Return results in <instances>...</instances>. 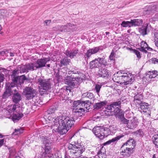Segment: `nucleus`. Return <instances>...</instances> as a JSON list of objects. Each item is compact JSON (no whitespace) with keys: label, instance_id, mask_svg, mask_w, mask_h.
Masks as SVG:
<instances>
[{"label":"nucleus","instance_id":"obj_1","mask_svg":"<svg viewBox=\"0 0 158 158\" xmlns=\"http://www.w3.org/2000/svg\"><path fill=\"white\" fill-rule=\"evenodd\" d=\"M75 121L73 118L69 116H59L51 122V127L55 132L60 134H66L74 125Z\"/></svg>","mask_w":158,"mask_h":158},{"label":"nucleus","instance_id":"obj_2","mask_svg":"<svg viewBox=\"0 0 158 158\" xmlns=\"http://www.w3.org/2000/svg\"><path fill=\"white\" fill-rule=\"evenodd\" d=\"M121 103L120 101L114 102L112 104L108 105L107 106L105 114L107 116L115 115L120 119L121 124L126 125L127 127L129 120L124 117V112L120 109Z\"/></svg>","mask_w":158,"mask_h":158},{"label":"nucleus","instance_id":"obj_3","mask_svg":"<svg viewBox=\"0 0 158 158\" xmlns=\"http://www.w3.org/2000/svg\"><path fill=\"white\" fill-rule=\"evenodd\" d=\"M68 148L71 154L78 156L81 154L85 150L84 146L79 142H73L69 144Z\"/></svg>","mask_w":158,"mask_h":158},{"label":"nucleus","instance_id":"obj_4","mask_svg":"<svg viewBox=\"0 0 158 158\" xmlns=\"http://www.w3.org/2000/svg\"><path fill=\"white\" fill-rule=\"evenodd\" d=\"M99 64L106 66L107 65V63L104 58L98 57L89 62V67L91 69L98 68L99 67Z\"/></svg>","mask_w":158,"mask_h":158},{"label":"nucleus","instance_id":"obj_5","mask_svg":"<svg viewBox=\"0 0 158 158\" xmlns=\"http://www.w3.org/2000/svg\"><path fill=\"white\" fill-rule=\"evenodd\" d=\"M38 80L40 85L39 86L40 92H45L51 88V83L49 80H43L41 78H39Z\"/></svg>","mask_w":158,"mask_h":158},{"label":"nucleus","instance_id":"obj_6","mask_svg":"<svg viewBox=\"0 0 158 158\" xmlns=\"http://www.w3.org/2000/svg\"><path fill=\"white\" fill-rule=\"evenodd\" d=\"M6 91L3 95V97L5 98H7L10 96L11 93L16 92L17 87L16 85L12 82L11 83L6 84Z\"/></svg>","mask_w":158,"mask_h":158},{"label":"nucleus","instance_id":"obj_7","mask_svg":"<svg viewBox=\"0 0 158 158\" xmlns=\"http://www.w3.org/2000/svg\"><path fill=\"white\" fill-rule=\"evenodd\" d=\"M23 93L26 98L28 99H31L34 97L37 94L36 90L31 87H26L23 91Z\"/></svg>","mask_w":158,"mask_h":158},{"label":"nucleus","instance_id":"obj_8","mask_svg":"<svg viewBox=\"0 0 158 158\" xmlns=\"http://www.w3.org/2000/svg\"><path fill=\"white\" fill-rule=\"evenodd\" d=\"M132 76V75L128 72L124 73L123 75H122V84L124 83L125 85L131 84L134 80V78Z\"/></svg>","mask_w":158,"mask_h":158},{"label":"nucleus","instance_id":"obj_9","mask_svg":"<svg viewBox=\"0 0 158 158\" xmlns=\"http://www.w3.org/2000/svg\"><path fill=\"white\" fill-rule=\"evenodd\" d=\"M35 62L30 63L23 65L20 68V72L24 73L28 72L29 70H33L36 69V67Z\"/></svg>","mask_w":158,"mask_h":158},{"label":"nucleus","instance_id":"obj_10","mask_svg":"<svg viewBox=\"0 0 158 158\" xmlns=\"http://www.w3.org/2000/svg\"><path fill=\"white\" fill-rule=\"evenodd\" d=\"M82 101L80 100L74 101L73 106L74 108L73 112L75 113L81 112L84 111V108L82 107Z\"/></svg>","mask_w":158,"mask_h":158},{"label":"nucleus","instance_id":"obj_11","mask_svg":"<svg viewBox=\"0 0 158 158\" xmlns=\"http://www.w3.org/2000/svg\"><path fill=\"white\" fill-rule=\"evenodd\" d=\"M49 58L44 57L43 58L38 59L37 61L35 62L36 69L40 68L45 66L46 63L50 60Z\"/></svg>","mask_w":158,"mask_h":158},{"label":"nucleus","instance_id":"obj_12","mask_svg":"<svg viewBox=\"0 0 158 158\" xmlns=\"http://www.w3.org/2000/svg\"><path fill=\"white\" fill-rule=\"evenodd\" d=\"M43 143L45 145V152L46 153H49L51 149L52 141L48 137H43Z\"/></svg>","mask_w":158,"mask_h":158},{"label":"nucleus","instance_id":"obj_13","mask_svg":"<svg viewBox=\"0 0 158 158\" xmlns=\"http://www.w3.org/2000/svg\"><path fill=\"white\" fill-rule=\"evenodd\" d=\"M133 152V148L126 147L124 150H122L121 154L123 156V158H131V155Z\"/></svg>","mask_w":158,"mask_h":158},{"label":"nucleus","instance_id":"obj_14","mask_svg":"<svg viewBox=\"0 0 158 158\" xmlns=\"http://www.w3.org/2000/svg\"><path fill=\"white\" fill-rule=\"evenodd\" d=\"M103 130H102V127H94L93 131L95 135L98 138L100 139H102L104 138V136L102 133Z\"/></svg>","mask_w":158,"mask_h":158},{"label":"nucleus","instance_id":"obj_15","mask_svg":"<svg viewBox=\"0 0 158 158\" xmlns=\"http://www.w3.org/2000/svg\"><path fill=\"white\" fill-rule=\"evenodd\" d=\"M138 119L136 118H134L129 120L128 124L127 127L129 129H133L135 128L138 124Z\"/></svg>","mask_w":158,"mask_h":158},{"label":"nucleus","instance_id":"obj_16","mask_svg":"<svg viewBox=\"0 0 158 158\" xmlns=\"http://www.w3.org/2000/svg\"><path fill=\"white\" fill-rule=\"evenodd\" d=\"M100 49V47H94L90 48L87 50L85 53V55L88 57H89L93 54H95L98 52Z\"/></svg>","mask_w":158,"mask_h":158},{"label":"nucleus","instance_id":"obj_17","mask_svg":"<svg viewBox=\"0 0 158 158\" xmlns=\"http://www.w3.org/2000/svg\"><path fill=\"white\" fill-rule=\"evenodd\" d=\"M140 45L141 47L139 49L141 51L146 52L147 50L152 51L153 50L152 48L148 46L146 42L144 41L141 42Z\"/></svg>","mask_w":158,"mask_h":158},{"label":"nucleus","instance_id":"obj_18","mask_svg":"<svg viewBox=\"0 0 158 158\" xmlns=\"http://www.w3.org/2000/svg\"><path fill=\"white\" fill-rule=\"evenodd\" d=\"M98 73L100 77L104 78L108 77L110 75L108 70L106 69H99Z\"/></svg>","mask_w":158,"mask_h":158},{"label":"nucleus","instance_id":"obj_19","mask_svg":"<svg viewBox=\"0 0 158 158\" xmlns=\"http://www.w3.org/2000/svg\"><path fill=\"white\" fill-rule=\"evenodd\" d=\"M78 50H73L71 51H69L67 50L66 51L65 54L66 56L72 58L74 56H76L78 53Z\"/></svg>","mask_w":158,"mask_h":158},{"label":"nucleus","instance_id":"obj_20","mask_svg":"<svg viewBox=\"0 0 158 158\" xmlns=\"http://www.w3.org/2000/svg\"><path fill=\"white\" fill-rule=\"evenodd\" d=\"M21 99V95L19 93L14 94L12 97L13 101L16 103H18L20 101Z\"/></svg>","mask_w":158,"mask_h":158},{"label":"nucleus","instance_id":"obj_21","mask_svg":"<svg viewBox=\"0 0 158 158\" xmlns=\"http://www.w3.org/2000/svg\"><path fill=\"white\" fill-rule=\"evenodd\" d=\"M117 73L116 74H115L114 76L113 77V79L114 81L118 83H119L120 84H122L123 83L122 80V75L121 76H118L117 74Z\"/></svg>","mask_w":158,"mask_h":158},{"label":"nucleus","instance_id":"obj_22","mask_svg":"<svg viewBox=\"0 0 158 158\" xmlns=\"http://www.w3.org/2000/svg\"><path fill=\"white\" fill-rule=\"evenodd\" d=\"M143 21L141 19H131L132 27L139 26L142 23Z\"/></svg>","mask_w":158,"mask_h":158},{"label":"nucleus","instance_id":"obj_23","mask_svg":"<svg viewBox=\"0 0 158 158\" xmlns=\"http://www.w3.org/2000/svg\"><path fill=\"white\" fill-rule=\"evenodd\" d=\"M158 75V72L156 71H148L147 74V76L150 78H154Z\"/></svg>","mask_w":158,"mask_h":158},{"label":"nucleus","instance_id":"obj_24","mask_svg":"<svg viewBox=\"0 0 158 158\" xmlns=\"http://www.w3.org/2000/svg\"><path fill=\"white\" fill-rule=\"evenodd\" d=\"M157 7H158V3L152 4L148 7L147 11H149L152 13H154L156 10Z\"/></svg>","mask_w":158,"mask_h":158},{"label":"nucleus","instance_id":"obj_25","mask_svg":"<svg viewBox=\"0 0 158 158\" xmlns=\"http://www.w3.org/2000/svg\"><path fill=\"white\" fill-rule=\"evenodd\" d=\"M17 106H18V105H15L8 106L6 108V110L9 113H11L14 112L15 111Z\"/></svg>","mask_w":158,"mask_h":158},{"label":"nucleus","instance_id":"obj_26","mask_svg":"<svg viewBox=\"0 0 158 158\" xmlns=\"http://www.w3.org/2000/svg\"><path fill=\"white\" fill-rule=\"evenodd\" d=\"M106 101L101 102H100L96 103L94 105V107L96 109H99L101 108L102 107L105 106L106 105Z\"/></svg>","mask_w":158,"mask_h":158},{"label":"nucleus","instance_id":"obj_27","mask_svg":"<svg viewBox=\"0 0 158 158\" xmlns=\"http://www.w3.org/2000/svg\"><path fill=\"white\" fill-rule=\"evenodd\" d=\"M148 104L145 102L142 103V105L140 106V108L144 112L147 113L149 111Z\"/></svg>","mask_w":158,"mask_h":158},{"label":"nucleus","instance_id":"obj_28","mask_svg":"<svg viewBox=\"0 0 158 158\" xmlns=\"http://www.w3.org/2000/svg\"><path fill=\"white\" fill-rule=\"evenodd\" d=\"M121 138V137L118 136H117L114 138H113L112 139L104 143L103 145H109L110 144H111L112 143L116 141H118V140L120 138Z\"/></svg>","mask_w":158,"mask_h":158},{"label":"nucleus","instance_id":"obj_29","mask_svg":"<svg viewBox=\"0 0 158 158\" xmlns=\"http://www.w3.org/2000/svg\"><path fill=\"white\" fill-rule=\"evenodd\" d=\"M25 80L27 81H30V80L28 78H26L25 76L24 75L21 76L19 77H17V81H19V84L20 85L21 84L23 83Z\"/></svg>","mask_w":158,"mask_h":158},{"label":"nucleus","instance_id":"obj_30","mask_svg":"<svg viewBox=\"0 0 158 158\" xmlns=\"http://www.w3.org/2000/svg\"><path fill=\"white\" fill-rule=\"evenodd\" d=\"M127 145L130 146L132 145L134 147L135 146V142L134 141V140L132 139H131L130 140H127L126 143L122 145V148L124 147L125 145H126V146H127Z\"/></svg>","mask_w":158,"mask_h":158},{"label":"nucleus","instance_id":"obj_31","mask_svg":"<svg viewBox=\"0 0 158 158\" xmlns=\"http://www.w3.org/2000/svg\"><path fill=\"white\" fill-rule=\"evenodd\" d=\"M102 130H103L102 133L104 138L106 136L107 137L110 133V130L107 128H103L102 127Z\"/></svg>","mask_w":158,"mask_h":158},{"label":"nucleus","instance_id":"obj_32","mask_svg":"<svg viewBox=\"0 0 158 158\" xmlns=\"http://www.w3.org/2000/svg\"><path fill=\"white\" fill-rule=\"evenodd\" d=\"M70 62V60L67 59L66 58H64L62 59L60 61V64L61 65L65 66L69 64Z\"/></svg>","mask_w":158,"mask_h":158},{"label":"nucleus","instance_id":"obj_33","mask_svg":"<svg viewBox=\"0 0 158 158\" xmlns=\"http://www.w3.org/2000/svg\"><path fill=\"white\" fill-rule=\"evenodd\" d=\"M147 26H143L139 29V31L142 35H145L147 34Z\"/></svg>","mask_w":158,"mask_h":158},{"label":"nucleus","instance_id":"obj_34","mask_svg":"<svg viewBox=\"0 0 158 158\" xmlns=\"http://www.w3.org/2000/svg\"><path fill=\"white\" fill-rule=\"evenodd\" d=\"M83 98H87L89 99H92L94 98L93 94L90 92H87L84 93L82 95Z\"/></svg>","mask_w":158,"mask_h":158},{"label":"nucleus","instance_id":"obj_35","mask_svg":"<svg viewBox=\"0 0 158 158\" xmlns=\"http://www.w3.org/2000/svg\"><path fill=\"white\" fill-rule=\"evenodd\" d=\"M131 23V20L130 21H123L122 22V23L121 24V26L123 27H132Z\"/></svg>","mask_w":158,"mask_h":158},{"label":"nucleus","instance_id":"obj_36","mask_svg":"<svg viewBox=\"0 0 158 158\" xmlns=\"http://www.w3.org/2000/svg\"><path fill=\"white\" fill-rule=\"evenodd\" d=\"M23 115L22 114H14L12 117V119L14 121L17 120H18L22 118Z\"/></svg>","mask_w":158,"mask_h":158},{"label":"nucleus","instance_id":"obj_37","mask_svg":"<svg viewBox=\"0 0 158 158\" xmlns=\"http://www.w3.org/2000/svg\"><path fill=\"white\" fill-rule=\"evenodd\" d=\"M152 139L153 143L158 147V135H155L153 137Z\"/></svg>","mask_w":158,"mask_h":158},{"label":"nucleus","instance_id":"obj_38","mask_svg":"<svg viewBox=\"0 0 158 158\" xmlns=\"http://www.w3.org/2000/svg\"><path fill=\"white\" fill-rule=\"evenodd\" d=\"M97 155L99 158H107L106 155L104 153H102V150L99 151L98 152Z\"/></svg>","mask_w":158,"mask_h":158},{"label":"nucleus","instance_id":"obj_39","mask_svg":"<svg viewBox=\"0 0 158 158\" xmlns=\"http://www.w3.org/2000/svg\"><path fill=\"white\" fill-rule=\"evenodd\" d=\"M134 134L136 135V136H143L144 135L143 133L142 130H139L134 132Z\"/></svg>","mask_w":158,"mask_h":158},{"label":"nucleus","instance_id":"obj_40","mask_svg":"<svg viewBox=\"0 0 158 158\" xmlns=\"http://www.w3.org/2000/svg\"><path fill=\"white\" fill-rule=\"evenodd\" d=\"M102 86V85L101 84H97L95 85V90L98 94H99L101 88Z\"/></svg>","mask_w":158,"mask_h":158},{"label":"nucleus","instance_id":"obj_41","mask_svg":"<svg viewBox=\"0 0 158 158\" xmlns=\"http://www.w3.org/2000/svg\"><path fill=\"white\" fill-rule=\"evenodd\" d=\"M23 130L22 129H15V131L13 133L15 135H19L23 132Z\"/></svg>","mask_w":158,"mask_h":158},{"label":"nucleus","instance_id":"obj_42","mask_svg":"<svg viewBox=\"0 0 158 158\" xmlns=\"http://www.w3.org/2000/svg\"><path fill=\"white\" fill-rule=\"evenodd\" d=\"M115 56V54L113 51L111 52L110 55L109 56V59L111 60L114 61V57Z\"/></svg>","mask_w":158,"mask_h":158},{"label":"nucleus","instance_id":"obj_43","mask_svg":"<svg viewBox=\"0 0 158 158\" xmlns=\"http://www.w3.org/2000/svg\"><path fill=\"white\" fill-rule=\"evenodd\" d=\"M82 107L84 108H85L86 109H87L88 107H89L90 106V105L89 104H87L86 103H85V101H82ZM84 110H85L84 109Z\"/></svg>","mask_w":158,"mask_h":158},{"label":"nucleus","instance_id":"obj_44","mask_svg":"<svg viewBox=\"0 0 158 158\" xmlns=\"http://www.w3.org/2000/svg\"><path fill=\"white\" fill-rule=\"evenodd\" d=\"M109 129L110 130V131L113 133H114L116 130V127L114 125L110 126Z\"/></svg>","mask_w":158,"mask_h":158},{"label":"nucleus","instance_id":"obj_45","mask_svg":"<svg viewBox=\"0 0 158 158\" xmlns=\"http://www.w3.org/2000/svg\"><path fill=\"white\" fill-rule=\"evenodd\" d=\"M68 26L69 27L70 31H73L74 30L75 28V26L74 25L70 23H68Z\"/></svg>","mask_w":158,"mask_h":158},{"label":"nucleus","instance_id":"obj_46","mask_svg":"<svg viewBox=\"0 0 158 158\" xmlns=\"http://www.w3.org/2000/svg\"><path fill=\"white\" fill-rule=\"evenodd\" d=\"M154 40L155 43L156 41H158V31L154 33Z\"/></svg>","mask_w":158,"mask_h":158},{"label":"nucleus","instance_id":"obj_47","mask_svg":"<svg viewBox=\"0 0 158 158\" xmlns=\"http://www.w3.org/2000/svg\"><path fill=\"white\" fill-rule=\"evenodd\" d=\"M10 156H14L16 153L15 150L14 148H12V149L10 150Z\"/></svg>","mask_w":158,"mask_h":158},{"label":"nucleus","instance_id":"obj_48","mask_svg":"<svg viewBox=\"0 0 158 158\" xmlns=\"http://www.w3.org/2000/svg\"><path fill=\"white\" fill-rule=\"evenodd\" d=\"M74 80L73 79L72 81L68 83V84L69 85V86H71L72 87H74L75 86L76 84V83L74 82Z\"/></svg>","mask_w":158,"mask_h":158},{"label":"nucleus","instance_id":"obj_49","mask_svg":"<svg viewBox=\"0 0 158 158\" xmlns=\"http://www.w3.org/2000/svg\"><path fill=\"white\" fill-rule=\"evenodd\" d=\"M64 27H65L64 32H70V30L69 29V27L68 26V24L65 25L64 26Z\"/></svg>","mask_w":158,"mask_h":158},{"label":"nucleus","instance_id":"obj_50","mask_svg":"<svg viewBox=\"0 0 158 158\" xmlns=\"http://www.w3.org/2000/svg\"><path fill=\"white\" fill-rule=\"evenodd\" d=\"M19 71L16 69L14 70L12 72V75L14 77H15L16 76V75L17 74L19 73Z\"/></svg>","mask_w":158,"mask_h":158},{"label":"nucleus","instance_id":"obj_51","mask_svg":"<svg viewBox=\"0 0 158 158\" xmlns=\"http://www.w3.org/2000/svg\"><path fill=\"white\" fill-rule=\"evenodd\" d=\"M134 52L138 58H140L141 56H140V52L139 51L136 50H134Z\"/></svg>","mask_w":158,"mask_h":158},{"label":"nucleus","instance_id":"obj_52","mask_svg":"<svg viewBox=\"0 0 158 158\" xmlns=\"http://www.w3.org/2000/svg\"><path fill=\"white\" fill-rule=\"evenodd\" d=\"M4 79V75L0 73V82H2Z\"/></svg>","mask_w":158,"mask_h":158},{"label":"nucleus","instance_id":"obj_53","mask_svg":"<svg viewBox=\"0 0 158 158\" xmlns=\"http://www.w3.org/2000/svg\"><path fill=\"white\" fill-rule=\"evenodd\" d=\"M64 26H59L58 27V30L61 31H64L65 27H64Z\"/></svg>","mask_w":158,"mask_h":158},{"label":"nucleus","instance_id":"obj_54","mask_svg":"<svg viewBox=\"0 0 158 158\" xmlns=\"http://www.w3.org/2000/svg\"><path fill=\"white\" fill-rule=\"evenodd\" d=\"M19 81H17V77L15 78L14 80L12 83L17 85H19Z\"/></svg>","mask_w":158,"mask_h":158},{"label":"nucleus","instance_id":"obj_55","mask_svg":"<svg viewBox=\"0 0 158 158\" xmlns=\"http://www.w3.org/2000/svg\"><path fill=\"white\" fill-rule=\"evenodd\" d=\"M151 61L152 62V63L154 64L158 63V59L156 58H154L151 59Z\"/></svg>","mask_w":158,"mask_h":158},{"label":"nucleus","instance_id":"obj_56","mask_svg":"<svg viewBox=\"0 0 158 158\" xmlns=\"http://www.w3.org/2000/svg\"><path fill=\"white\" fill-rule=\"evenodd\" d=\"M50 153V151H49V153H46L45 152V149L44 152H43L42 154H41V156L43 157H44L46 156V155H47L48 154H49Z\"/></svg>","mask_w":158,"mask_h":158},{"label":"nucleus","instance_id":"obj_57","mask_svg":"<svg viewBox=\"0 0 158 158\" xmlns=\"http://www.w3.org/2000/svg\"><path fill=\"white\" fill-rule=\"evenodd\" d=\"M54 111H55V110H54V108H53L49 109L48 110V111L49 112V114L52 113H54Z\"/></svg>","mask_w":158,"mask_h":158},{"label":"nucleus","instance_id":"obj_58","mask_svg":"<svg viewBox=\"0 0 158 158\" xmlns=\"http://www.w3.org/2000/svg\"><path fill=\"white\" fill-rule=\"evenodd\" d=\"M48 156L49 158H56L55 155H54L53 154H50L48 155Z\"/></svg>","mask_w":158,"mask_h":158},{"label":"nucleus","instance_id":"obj_59","mask_svg":"<svg viewBox=\"0 0 158 158\" xmlns=\"http://www.w3.org/2000/svg\"><path fill=\"white\" fill-rule=\"evenodd\" d=\"M4 142V139H2L0 140V147L3 144Z\"/></svg>","mask_w":158,"mask_h":158},{"label":"nucleus","instance_id":"obj_60","mask_svg":"<svg viewBox=\"0 0 158 158\" xmlns=\"http://www.w3.org/2000/svg\"><path fill=\"white\" fill-rule=\"evenodd\" d=\"M45 23L47 25H48V23L49 24L51 22V21L50 20H46L44 21Z\"/></svg>","mask_w":158,"mask_h":158},{"label":"nucleus","instance_id":"obj_61","mask_svg":"<svg viewBox=\"0 0 158 158\" xmlns=\"http://www.w3.org/2000/svg\"><path fill=\"white\" fill-rule=\"evenodd\" d=\"M70 86H66V90H69L70 91Z\"/></svg>","mask_w":158,"mask_h":158},{"label":"nucleus","instance_id":"obj_62","mask_svg":"<svg viewBox=\"0 0 158 158\" xmlns=\"http://www.w3.org/2000/svg\"><path fill=\"white\" fill-rule=\"evenodd\" d=\"M155 44L156 47L158 49V41H156V42L155 43Z\"/></svg>","mask_w":158,"mask_h":158},{"label":"nucleus","instance_id":"obj_63","mask_svg":"<svg viewBox=\"0 0 158 158\" xmlns=\"http://www.w3.org/2000/svg\"><path fill=\"white\" fill-rule=\"evenodd\" d=\"M138 97L137 95H136L134 97V99L136 100H139V99L137 98Z\"/></svg>","mask_w":158,"mask_h":158},{"label":"nucleus","instance_id":"obj_64","mask_svg":"<svg viewBox=\"0 0 158 158\" xmlns=\"http://www.w3.org/2000/svg\"><path fill=\"white\" fill-rule=\"evenodd\" d=\"M78 158H87V157L83 156H80Z\"/></svg>","mask_w":158,"mask_h":158}]
</instances>
